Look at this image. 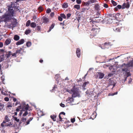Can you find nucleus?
Returning a JSON list of instances; mask_svg holds the SVG:
<instances>
[{"label": "nucleus", "mask_w": 133, "mask_h": 133, "mask_svg": "<svg viewBox=\"0 0 133 133\" xmlns=\"http://www.w3.org/2000/svg\"><path fill=\"white\" fill-rule=\"evenodd\" d=\"M12 125V124H11V122H10V124L6 125V127H8V126L10 127V126H11V125Z\"/></svg>", "instance_id": "obj_61"}, {"label": "nucleus", "mask_w": 133, "mask_h": 133, "mask_svg": "<svg viewBox=\"0 0 133 133\" xmlns=\"http://www.w3.org/2000/svg\"><path fill=\"white\" fill-rule=\"evenodd\" d=\"M4 106V104L3 102L1 101H0V111L3 109Z\"/></svg>", "instance_id": "obj_16"}, {"label": "nucleus", "mask_w": 133, "mask_h": 133, "mask_svg": "<svg viewBox=\"0 0 133 133\" xmlns=\"http://www.w3.org/2000/svg\"><path fill=\"white\" fill-rule=\"evenodd\" d=\"M91 3L89 1L86 2V5L87 6L89 5Z\"/></svg>", "instance_id": "obj_56"}, {"label": "nucleus", "mask_w": 133, "mask_h": 133, "mask_svg": "<svg viewBox=\"0 0 133 133\" xmlns=\"http://www.w3.org/2000/svg\"><path fill=\"white\" fill-rule=\"evenodd\" d=\"M16 52H15V53L11 54V55H12V56H15V57H16Z\"/></svg>", "instance_id": "obj_54"}, {"label": "nucleus", "mask_w": 133, "mask_h": 133, "mask_svg": "<svg viewBox=\"0 0 133 133\" xmlns=\"http://www.w3.org/2000/svg\"><path fill=\"white\" fill-rule=\"evenodd\" d=\"M103 6L105 8H107L108 7V5L107 4L105 3L104 4Z\"/></svg>", "instance_id": "obj_46"}, {"label": "nucleus", "mask_w": 133, "mask_h": 133, "mask_svg": "<svg viewBox=\"0 0 133 133\" xmlns=\"http://www.w3.org/2000/svg\"><path fill=\"white\" fill-rule=\"evenodd\" d=\"M11 55V51H8L6 53V56L8 58L10 57Z\"/></svg>", "instance_id": "obj_24"}, {"label": "nucleus", "mask_w": 133, "mask_h": 133, "mask_svg": "<svg viewBox=\"0 0 133 133\" xmlns=\"http://www.w3.org/2000/svg\"><path fill=\"white\" fill-rule=\"evenodd\" d=\"M75 8L77 10H79L80 8V6L79 5H75L74 6Z\"/></svg>", "instance_id": "obj_31"}, {"label": "nucleus", "mask_w": 133, "mask_h": 133, "mask_svg": "<svg viewBox=\"0 0 133 133\" xmlns=\"http://www.w3.org/2000/svg\"><path fill=\"white\" fill-rule=\"evenodd\" d=\"M97 11V12L96 13V15H100V12H101L99 11Z\"/></svg>", "instance_id": "obj_47"}, {"label": "nucleus", "mask_w": 133, "mask_h": 133, "mask_svg": "<svg viewBox=\"0 0 133 133\" xmlns=\"http://www.w3.org/2000/svg\"><path fill=\"white\" fill-rule=\"evenodd\" d=\"M11 39L10 38H8L5 41L4 45H7L10 44L11 42Z\"/></svg>", "instance_id": "obj_9"}, {"label": "nucleus", "mask_w": 133, "mask_h": 133, "mask_svg": "<svg viewBox=\"0 0 133 133\" xmlns=\"http://www.w3.org/2000/svg\"><path fill=\"white\" fill-rule=\"evenodd\" d=\"M14 120L17 122H19V119L17 118L16 117H14Z\"/></svg>", "instance_id": "obj_42"}, {"label": "nucleus", "mask_w": 133, "mask_h": 133, "mask_svg": "<svg viewBox=\"0 0 133 133\" xmlns=\"http://www.w3.org/2000/svg\"><path fill=\"white\" fill-rule=\"evenodd\" d=\"M113 30L115 31H119V29L118 28H114Z\"/></svg>", "instance_id": "obj_57"}, {"label": "nucleus", "mask_w": 133, "mask_h": 133, "mask_svg": "<svg viewBox=\"0 0 133 133\" xmlns=\"http://www.w3.org/2000/svg\"><path fill=\"white\" fill-rule=\"evenodd\" d=\"M30 26L31 27L35 28L36 26V23L35 22H32L30 24Z\"/></svg>", "instance_id": "obj_25"}, {"label": "nucleus", "mask_w": 133, "mask_h": 133, "mask_svg": "<svg viewBox=\"0 0 133 133\" xmlns=\"http://www.w3.org/2000/svg\"><path fill=\"white\" fill-rule=\"evenodd\" d=\"M24 39H22L16 42V45H19L23 44L24 43Z\"/></svg>", "instance_id": "obj_12"}, {"label": "nucleus", "mask_w": 133, "mask_h": 133, "mask_svg": "<svg viewBox=\"0 0 133 133\" xmlns=\"http://www.w3.org/2000/svg\"><path fill=\"white\" fill-rule=\"evenodd\" d=\"M111 2L114 6H116L117 5V3L113 0L111 1Z\"/></svg>", "instance_id": "obj_38"}, {"label": "nucleus", "mask_w": 133, "mask_h": 133, "mask_svg": "<svg viewBox=\"0 0 133 133\" xmlns=\"http://www.w3.org/2000/svg\"><path fill=\"white\" fill-rule=\"evenodd\" d=\"M71 16V14L70 13H68L66 15V17L67 18H69V17H70Z\"/></svg>", "instance_id": "obj_55"}, {"label": "nucleus", "mask_w": 133, "mask_h": 133, "mask_svg": "<svg viewBox=\"0 0 133 133\" xmlns=\"http://www.w3.org/2000/svg\"><path fill=\"white\" fill-rule=\"evenodd\" d=\"M12 16L10 17V19L7 21H8L9 20H10L11 22V25L12 28H14L16 27L17 24V20L16 19L14 18H11V17Z\"/></svg>", "instance_id": "obj_4"}, {"label": "nucleus", "mask_w": 133, "mask_h": 133, "mask_svg": "<svg viewBox=\"0 0 133 133\" xmlns=\"http://www.w3.org/2000/svg\"><path fill=\"white\" fill-rule=\"evenodd\" d=\"M3 46V43L2 42H0V48L2 47Z\"/></svg>", "instance_id": "obj_59"}, {"label": "nucleus", "mask_w": 133, "mask_h": 133, "mask_svg": "<svg viewBox=\"0 0 133 133\" xmlns=\"http://www.w3.org/2000/svg\"><path fill=\"white\" fill-rule=\"evenodd\" d=\"M4 100L6 101H8L9 100V98L7 97H5L4 98Z\"/></svg>", "instance_id": "obj_50"}, {"label": "nucleus", "mask_w": 133, "mask_h": 133, "mask_svg": "<svg viewBox=\"0 0 133 133\" xmlns=\"http://www.w3.org/2000/svg\"><path fill=\"white\" fill-rule=\"evenodd\" d=\"M76 54L77 57H79L81 55V51L79 49L77 48L76 51Z\"/></svg>", "instance_id": "obj_14"}, {"label": "nucleus", "mask_w": 133, "mask_h": 133, "mask_svg": "<svg viewBox=\"0 0 133 133\" xmlns=\"http://www.w3.org/2000/svg\"><path fill=\"white\" fill-rule=\"evenodd\" d=\"M125 66L126 67H132L133 66V59L129 62V63L127 64H123L122 66Z\"/></svg>", "instance_id": "obj_6"}, {"label": "nucleus", "mask_w": 133, "mask_h": 133, "mask_svg": "<svg viewBox=\"0 0 133 133\" xmlns=\"http://www.w3.org/2000/svg\"><path fill=\"white\" fill-rule=\"evenodd\" d=\"M51 11L50 9L48 8L46 11V13L47 14H49L51 12Z\"/></svg>", "instance_id": "obj_41"}, {"label": "nucleus", "mask_w": 133, "mask_h": 133, "mask_svg": "<svg viewBox=\"0 0 133 133\" xmlns=\"http://www.w3.org/2000/svg\"><path fill=\"white\" fill-rule=\"evenodd\" d=\"M128 68L127 67L124 68H123L122 69V71H123L127 72L128 71Z\"/></svg>", "instance_id": "obj_40"}, {"label": "nucleus", "mask_w": 133, "mask_h": 133, "mask_svg": "<svg viewBox=\"0 0 133 133\" xmlns=\"http://www.w3.org/2000/svg\"><path fill=\"white\" fill-rule=\"evenodd\" d=\"M109 44V42H105L104 44H103V45H104V46H105L107 45H108Z\"/></svg>", "instance_id": "obj_60"}, {"label": "nucleus", "mask_w": 133, "mask_h": 133, "mask_svg": "<svg viewBox=\"0 0 133 133\" xmlns=\"http://www.w3.org/2000/svg\"><path fill=\"white\" fill-rule=\"evenodd\" d=\"M112 16L115 17V19L117 20L120 21L121 19V17L122 16L120 13H117L116 14H114L112 15Z\"/></svg>", "instance_id": "obj_5"}, {"label": "nucleus", "mask_w": 133, "mask_h": 133, "mask_svg": "<svg viewBox=\"0 0 133 133\" xmlns=\"http://www.w3.org/2000/svg\"><path fill=\"white\" fill-rule=\"evenodd\" d=\"M55 25V24L54 23H53L50 27L49 30L47 31L48 32H49L54 27Z\"/></svg>", "instance_id": "obj_21"}, {"label": "nucleus", "mask_w": 133, "mask_h": 133, "mask_svg": "<svg viewBox=\"0 0 133 133\" xmlns=\"http://www.w3.org/2000/svg\"><path fill=\"white\" fill-rule=\"evenodd\" d=\"M110 84L111 85H112L114 86L115 85V84L114 82V79L113 78L109 79Z\"/></svg>", "instance_id": "obj_15"}, {"label": "nucleus", "mask_w": 133, "mask_h": 133, "mask_svg": "<svg viewBox=\"0 0 133 133\" xmlns=\"http://www.w3.org/2000/svg\"><path fill=\"white\" fill-rule=\"evenodd\" d=\"M43 22L45 23H47L49 22V19L48 18L45 17L43 19Z\"/></svg>", "instance_id": "obj_29"}, {"label": "nucleus", "mask_w": 133, "mask_h": 133, "mask_svg": "<svg viewBox=\"0 0 133 133\" xmlns=\"http://www.w3.org/2000/svg\"><path fill=\"white\" fill-rule=\"evenodd\" d=\"M60 16L64 19L66 18V16L64 14H60Z\"/></svg>", "instance_id": "obj_37"}, {"label": "nucleus", "mask_w": 133, "mask_h": 133, "mask_svg": "<svg viewBox=\"0 0 133 133\" xmlns=\"http://www.w3.org/2000/svg\"><path fill=\"white\" fill-rule=\"evenodd\" d=\"M23 49L22 48H21L19 50H17L16 51V54H19L21 53V51L23 50Z\"/></svg>", "instance_id": "obj_32"}, {"label": "nucleus", "mask_w": 133, "mask_h": 133, "mask_svg": "<svg viewBox=\"0 0 133 133\" xmlns=\"http://www.w3.org/2000/svg\"><path fill=\"white\" fill-rule=\"evenodd\" d=\"M26 118H24V117H22V118L21 121L23 122H25L26 121Z\"/></svg>", "instance_id": "obj_48"}, {"label": "nucleus", "mask_w": 133, "mask_h": 133, "mask_svg": "<svg viewBox=\"0 0 133 133\" xmlns=\"http://www.w3.org/2000/svg\"><path fill=\"white\" fill-rule=\"evenodd\" d=\"M36 29L38 31H40L41 29V27L39 26H37L36 27Z\"/></svg>", "instance_id": "obj_36"}, {"label": "nucleus", "mask_w": 133, "mask_h": 133, "mask_svg": "<svg viewBox=\"0 0 133 133\" xmlns=\"http://www.w3.org/2000/svg\"><path fill=\"white\" fill-rule=\"evenodd\" d=\"M76 2L78 4H80L81 3V0H76Z\"/></svg>", "instance_id": "obj_49"}, {"label": "nucleus", "mask_w": 133, "mask_h": 133, "mask_svg": "<svg viewBox=\"0 0 133 133\" xmlns=\"http://www.w3.org/2000/svg\"><path fill=\"white\" fill-rule=\"evenodd\" d=\"M31 31L29 29H27L25 32V33L26 35H27L29 34L31 32Z\"/></svg>", "instance_id": "obj_30"}, {"label": "nucleus", "mask_w": 133, "mask_h": 133, "mask_svg": "<svg viewBox=\"0 0 133 133\" xmlns=\"http://www.w3.org/2000/svg\"><path fill=\"white\" fill-rule=\"evenodd\" d=\"M61 115H65V114L63 112H62L60 113L59 116V121H63L62 119L63 118H62V116H61Z\"/></svg>", "instance_id": "obj_11"}, {"label": "nucleus", "mask_w": 133, "mask_h": 133, "mask_svg": "<svg viewBox=\"0 0 133 133\" xmlns=\"http://www.w3.org/2000/svg\"><path fill=\"white\" fill-rule=\"evenodd\" d=\"M60 106L62 107H65V105L64 104H62V103H60Z\"/></svg>", "instance_id": "obj_58"}, {"label": "nucleus", "mask_w": 133, "mask_h": 133, "mask_svg": "<svg viewBox=\"0 0 133 133\" xmlns=\"http://www.w3.org/2000/svg\"><path fill=\"white\" fill-rule=\"evenodd\" d=\"M89 82H85L82 85V88L84 90H85L86 89L85 88L86 85L87 84H88L89 83Z\"/></svg>", "instance_id": "obj_17"}, {"label": "nucleus", "mask_w": 133, "mask_h": 133, "mask_svg": "<svg viewBox=\"0 0 133 133\" xmlns=\"http://www.w3.org/2000/svg\"><path fill=\"white\" fill-rule=\"evenodd\" d=\"M26 45L27 46L30 47L31 45V43L30 42H27Z\"/></svg>", "instance_id": "obj_39"}, {"label": "nucleus", "mask_w": 133, "mask_h": 133, "mask_svg": "<svg viewBox=\"0 0 133 133\" xmlns=\"http://www.w3.org/2000/svg\"><path fill=\"white\" fill-rule=\"evenodd\" d=\"M75 121V118H71V121L72 123H74Z\"/></svg>", "instance_id": "obj_52"}, {"label": "nucleus", "mask_w": 133, "mask_h": 133, "mask_svg": "<svg viewBox=\"0 0 133 133\" xmlns=\"http://www.w3.org/2000/svg\"><path fill=\"white\" fill-rule=\"evenodd\" d=\"M4 60V58L3 57L0 58V62L3 61Z\"/></svg>", "instance_id": "obj_63"}, {"label": "nucleus", "mask_w": 133, "mask_h": 133, "mask_svg": "<svg viewBox=\"0 0 133 133\" xmlns=\"http://www.w3.org/2000/svg\"><path fill=\"white\" fill-rule=\"evenodd\" d=\"M29 106L27 104L26 106L23 107V110H24V111L25 110L26 111H27L29 109Z\"/></svg>", "instance_id": "obj_20"}, {"label": "nucleus", "mask_w": 133, "mask_h": 133, "mask_svg": "<svg viewBox=\"0 0 133 133\" xmlns=\"http://www.w3.org/2000/svg\"><path fill=\"white\" fill-rule=\"evenodd\" d=\"M97 75L99 78L102 79L104 77V75L103 73L99 72L97 73Z\"/></svg>", "instance_id": "obj_8"}, {"label": "nucleus", "mask_w": 133, "mask_h": 133, "mask_svg": "<svg viewBox=\"0 0 133 133\" xmlns=\"http://www.w3.org/2000/svg\"><path fill=\"white\" fill-rule=\"evenodd\" d=\"M12 104L11 103H10L9 102H8L7 104L6 107L7 108H10L12 107Z\"/></svg>", "instance_id": "obj_33"}, {"label": "nucleus", "mask_w": 133, "mask_h": 133, "mask_svg": "<svg viewBox=\"0 0 133 133\" xmlns=\"http://www.w3.org/2000/svg\"><path fill=\"white\" fill-rule=\"evenodd\" d=\"M86 10V9L85 8H83L81 9V12H84Z\"/></svg>", "instance_id": "obj_44"}, {"label": "nucleus", "mask_w": 133, "mask_h": 133, "mask_svg": "<svg viewBox=\"0 0 133 133\" xmlns=\"http://www.w3.org/2000/svg\"><path fill=\"white\" fill-rule=\"evenodd\" d=\"M68 3H64L62 5V7L63 8H66L68 7Z\"/></svg>", "instance_id": "obj_22"}, {"label": "nucleus", "mask_w": 133, "mask_h": 133, "mask_svg": "<svg viewBox=\"0 0 133 133\" xmlns=\"http://www.w3.org/2000/svg\"><path fill=\"white\" fill-rule=\"evenodd\" d=\"M54 12H51L50 14L51 16L52 17H53L54 16Z\"/></svg>", "instance_id": "obj_62"}, {"label": "nucleus", "mask_w": 133, "mask_h": 133, "mask_svg": "<svg viewBox=\"0 0 133 133\" xmlns=\"http://www.w3.org/2000/svg\"><path fill=\"white\" fill-rule=\"evenodd\" d=\"M95 15H94V17L95 18H98V20H99V22L100 21H102L103 20V19L101 17H96L95 16Z\"/></svg>", "instance_id": "obj_34"}, {"label": "nucleus", "mask_w": 133, "mask_h": 133, "mask_svg": "<svg viewBox=\"0 0 133 133\" xmlns=\"http://www.w3.org/2000/svg\"><path fill=\"white\" fill-rule=\"evenodd\" d=\"M58 19L59 20L61 21L63 19L62 17H61V16H59L58 17Z\"/></svg>", "instance_id": "obj_53"}, {"label": "nucleus", "mask_w": 133, "mask_h": 133, "mask_svg": "<svg viewBox=\"0 0 133 133\" xmlns=\"http://www.w3.org/2000/svg\"><path fill=\"white\" fill-rule=\"evenodd\" d=\"M57 117V115H51L50 117L54 121H55L56 120V118Z\"/></svg>", "instance_id": "obj_18"}, {"label": "nucleus", "mask_w": 133, "mask_h": 133, "mask_svg": "<svg viewBox=\"0 0 133 133\" xmlns=\"http://www.w3.org/2000/svg\"><path fill=\"white\" fill-rule=\"evenodd\" d=\"M19 36L17 35H14V39L16 41H17L19 39Z\"/></svg>", "instance_id": "obj_19"}, {"label": "nucleus", "mask_w": 133, "mask_h": 133, "mask_svg": "<svg viewBox=\"0 0 133 133\" xmlns=\"http://www.w3.org/2000/svg\"><path fill=\"white\" fill-rule=\"evenodd\" d=\"M85 93L88 96H91L94 95L93 92L90 91V90H88Z\"/></svg>", "instance_id": "obj_10"}, {"label": "nucleus", "mask_w": 133, "mask_h": 133, "mask_svg": "<svg viewBox=\"0 0 133 133\" xmlns=\"http://www.w3.org/2000/svg\"><path fill=\"white\" fill-rule=\"evenodd\" d=\"M89 1L91 3H94L96 2V0H90Z\"/></svg>", "instance_id": "obj_43"}, {"label": "nucleus", "mask_w": 133, "mask_h": 133, "mask_svg": "<svg viewBox=\"0 0 133 133\" xmlns=\"http://www.w3.org/2000/svg\"><path fill=\"white\" fill-rule=\"evenodd\" d=\"M31 24V21L30 20H28L27 22L26 23L25 26L26 27H28L30 25V24Z\"/></svg>", "instance_id": "obj_28"}, {"label": "nucleus", "mask_w": 133, "mask_h": 133, "mask_svg": "<svg viewBox=\"0 0 133 133\" xmlns=\"http://www.w3.org/2000/svg\"><path fill=\"white\" fill-rule=\"evenodd\" d=\"M110 70L113 72H115L116 71V70L114 68L113 66H111L109 68Z\"/></svg>", "instance_id": "obj_23"}, {"label": "nucleus", "mask_w": 133, "mask_h": 133, "mask_svg": "<svg viewBox=\"0 0 133 133\" xmlns=\"http://www.w3.org/2000/svg\"><path fill=\"white\" fill-rule=\"evenodd\" d=\"M95 9L96 11H100V6L98 4H96L94 6Z\"/></svg>", "instance_id": "obj_13"}, {"label": "nucleus", "mask_w": 133, "mask_h": 133, "mask_svg": "<svg viewBox=\"0 0 133 133\" xmlns=\"http://www.w3.org/2000/svg\"><path fill=\"white\" fill-rule=\"evenodd\" d=\"M121 7H122L121 5H118L115 8V10L116 11L118 10V9H120L121 8Z\"/></svg>", "instance_id": "obj_26"}, {"label": "nucleus", "mask_w": 133, "mask_h": 133, "mask_svg": "<svg viewBox=\"0 0 133 133\" xmlns=\"http://www.w3.org/2000/svg\"><path fill=\"white\" fill-rule=\"evenodd\" d=\"M22 0H16L15 2H11L10 5L8 7V13L7 15H4L2 17H0V20L1 21H4L5 22H6L10 19V17L14 16V10H13L14 8L16 11L20 12V8L19 5L17 4V2L21 1Z\"/></svg>", "instance_id": "obj_1"}, {"label": "nucleus", "mask_w": 133, "mask_h": 133, "mask_svg": "<svg viewBox=\"0 0 133 133\" xmlns=\"http://www.w3.org/2000/svg\"><path fill=\"white\" fill-rule=\"evenodd\" d=\"M78 90V89L74 85L70 90H67V92H69L70 94H72V97H75L79 95Z\"/></svg>", "instance_id": "obj_2"}, {"label": "nucleus", "mask_w": 133, "mask_h": 133, "mask_svg": "<svg viewBox=\"0 0 133 133\" xmlns=\"http://www.w3.org/2000/svg\"><path fill=\"white\" fill-rule=\"evenodd\" d=\"M113 75V74H110L108 75V76L109 77H111Z\"/></svg>", "instance_id": "obj_64"}, {"label": "nucleus", "mask_w": 133, "mask_h": 133, "mask_svg": "<svg viewBox=\"0 0 133 133\" xmlns=\"http://www.w3.org/2000/svg\"><path fill=\"white\" fill-rule=\"evenodd\" d=\"M38 9L39 12H41L43 11V8L41 6H40L38 8Z\"/></svg>", "instance_id": "obj_27"}, {"label": "nucleus", "mask_w": 133, "mask_h": 133, "mask_svg": "<svg viewBox=\"0 0 133 133\" xmlns=\"http://www.w3.org/2000/svg\"><path fill=\"white\" fill-rule=\"evenodd\" d=\"M127 77L131 76V74L129 72H127Z\"/></svg>", "instance_id": "obj_51"}, {"label": "nucleus", "mask_w": 133, "mask_h": 133, "mask_svg": "<svg viewBox=\"0 0 133 133\" xmlns=\"http://www.w3.org/2000/svg\"><path fill=\"white\" fill-rule=\"evenodd\" d=\"M130 6V4L129 2H127L126 3H124L122 6V9H124L125 8H128Z\"/></svg>", "instance_id": "obj_7"}, {"label": "nucleus", "mask_w": 133, "mask_h": 133, "mask_svg": "<svg viewBox=\"0 0 133 133\" xmlns=\"http://www.w3.org/2000/svg\"><path fill=\"white\" fill-rule=\"evenodd\" d=\"M99 31V29L98 28H92L90 32V37L91 38L97 34Z\"/></svg>", "instance_id": "obj_3"}, {"label": "nucleus", "mask_w": 133, "mask_h": 133, "mask_svg": "<svg viewBox=\"0 0 133 133\" xmlns=\"http://www.w3.org/2000/svg\"><path fill=\"white\" fill-rule=\"evenodd\" d=\"M28 114V111H25L23 114V116H25L27 115Z\"/></svg>", "instance_id": "obj_45"}, {"label": "nucleus", "mask_w": 133, "mask_h": 133, "mask_svg": "<svg viewBox=\"0 0 133 133\" xmlns=\"http://www.w3.org/2000/svg\"><path fill=\"white\" fill-rule=\"evenodd\" d=\"M6 122H8L9 121V119L7 115L5 116L4 118Z\"/></svg>", "instance_id": "obj_35"}]
</instances>
